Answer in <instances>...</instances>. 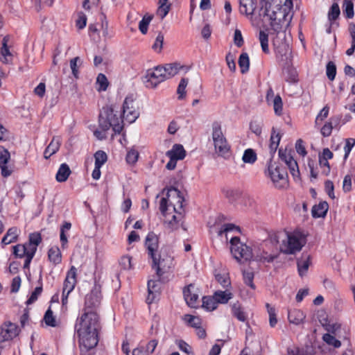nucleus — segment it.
Returning a JSON list of instances; mask_svg holds the SVG:
<instances>
[{
  "label": "nucleus",
  "mask_w": 355,
  "mask_h": 355,
  "mask_svg": "<svg viewBox=\"0 0 355 355\" xmlns=\"http://www.w3.org/2000/svg\"><path fill=\"white\" fill-rule=\"evenodd\" d=\"M239 11L245 15H252L257 8V0H239Z\"/></svg>",
  "instance_id": "nucleus-22"
},
{
  "label": "nucleus",
  "mask_w": 355,
  "mask_h": 355,
  "mask_svg": "<svg viewBox=\"0 0 355 355\" xmlns=\"http://www.w3.org/2000/svg\"><path fill=\"white\" fill-rule=\"evenodd\" d=\"M10 159L9 151L5 148L0 146V168L2 176L6 178L11 175L12 170L6 165Z\"/></svg>",
  "instance_id": "nucleus-18"
},
{
  "label": "nucleus",
  "mask_w": 355,
  "mask_h": 355,
  "mask_svg": "<svg viewBox=\"0 0 355 355\" xmlns=\"http://www.w3.org/2000/svg\"><path fill=\"white\" fill-rule=\"evenodd\" d=\"M218 303L214 295L212 297H203L202 306L207 311H214L217 308Z\"/></svg>",
  "instance_id": "nucleus-39"
},
{
  "label": "nucleus",
  "mask_w": 355,
  "mask_h": 355,
  "mask_svg": "<svg viewBox=\"0 0 355 355\" xmlns=\"http://www.w3.org/2000/svg\"><path fill=\"white\" fill-rule=\"evenodd\" d=\"M329 112V107L327 105L324 106L316 116L315 121V125H318L320 123L323 121L328 116Z\"/></svg>",
  "instance_id": "nucleus-62"
},
{
  "label": "nucleus",
  "mask_w": 355,
  "mask_h": 355,
  "mask_svg": "<svg viewBox=\"0 0 355 355\" xmlns=\"http://www.w3.org/2000/svg\"><path fill=\"white\" fill-rule=\"evenodd\" d=\"M96 83L100 85V90L105 91L108 86V81L106 76L103 73H99L96 78Z\"/></svg>",
  "instance_id": "nucleus-64"
},
{
  "label": "nucleus",
  "mask_w": 355,
  "mask_h": 355,
  "mask_svg": "<svg viewBox=\"0 0 355 355\" xmlns=\"http://www.w3.org/2000/svg\"><path fill=\"white\" fill-rule=\"evenodd\" d=\"M184 320L186 323H187L189 326L198 328L201 325V320L200 318L191 315H184Z\"/></svg>",
  "instance_id": "nucleus-41"
},
{
  "label": "nucleus",
  "mask_w": 355,
  "mask_h": 355,
  "mask_svg": "<svg viewBox=\"0 0 355 355\" xmlns=\"http://www.w3.org/2000/svg\"><path fill=\"white\" fill-rule=\"evenodd\" d=\"M99 127L104 131L112 127L115 133H120L123 129V120L112 107H104L99 115Z\"/></svg>",
  "instance_id": "nucleus-5"
},
{
  "label": "nucleus",
  "mask_w": 355,
  "mask_h": 355,
  "mask_svg": "<svg viewBox=\"0 0 355 355\" xmlns=\"http://www.w3.org/2000/svg\"><path fill=\"white\" fill-rule=\"evenodd\" d=\"M153 267L156 269L159 277L168 272L173 266V259L165 251L161 250L157 255L151 258Z\"/></svg>",
  "instance_id": "nucleus-9"
},
{
  "label": "nucleus",
  "mask_w": 355,
  "mask_h": 355,
  "mask_svg": "<svg viewBox=\"0 0 355 355\" xmlns=\"http://www.w3.org/2000/svg\"><path fill=\"white\" fill-rule=\"evenodd\" d=\"M78 63L81 64V60L79 57H76L70 60V68L72 74L76 78H78L79 75Z\"/></svg>",
  "instance_id": "nucleus-57"
},
{
  "label": "nucleus",
  "mask_w": 355,
  "mask_h": 355,
  "mask_svg": "<svg viewBox=\"0 0 355 355\" xmlns=\"http://www.w3.org/2000/svg\"><path fill=\"white\" fill-rule=\"evenodd\" d=\"M329 205L327 202H321L312 208V215L314 218L324 217L327 211Z\"/></svg>",
  "instance_id": "nucleus-31"
},
{
  "label": "nucleus",
  "mask_w": 355,
  "mask_h": 355,
  "mask_svg": "<svg viewBox=\"0 0 355 355\" xmlns=\"http://www.w3.org/2000/svg\"><path fill=\"white\" fill-rule=\"evenodd\" d=\"M171 9V3H159V7L157 10V15L163 19L168 13Z\"/></svg>",
  "instance_id": "nucleus-51"
},
{
  "label": "nucleus",
  "mask_w": 355,
  "mask_h": 355,
  "mask_svg": "<svg viewBox=\"0 0 355 355\" xmlns=\"http://www.w3.org/2000/svg\"><path fill=\"white\" fill-rule=\"evenodd\" d=\"M3 329L6 331L5 336H6L7 338L10 339L16 337L19 332L18 327L10 322L4 324Z\"/></svg>",
  "instance_id": "nucleus-32"
},
{
  "label": "nucleus",
  "mask_w": 355,
  "mask_h": 355,
  "mask_svg": "<svg viewBox=\"0 0 355 355\" xmlns=\"http://www.w3.org/2000/svg\"><path fill=\"white\" fill-rule=\"evenodd\" d=\"M49 260L56 265L61 262L62 256L58 248H51L48 252Z\"/></svg>",
  "instance_id": "nucleus-34"
},
{
  "label": "nucleus",
  "mask_w": 355,
  "mask_h": 355,
  "mask_svg": "<svg viewBox=\"0 0 355 355\" xmlns=\"http://www.w3.org/2000/svg\"><path fill=\"white\" fill-rule=\"evenodd\" d=\"M162 66L148 69L144 78V82L148 88H155L158 84L166 80Z\"/></svg>",
  "instance_id": "nucleus-11"
},
{
  "label": "nucleus",
  "mask_w": 355,
  "mask_h": 355,
  "mask_svg": "<svg viewBox=\"0 0 355 355\" xmlns=\"http://www.w3.org/2000/svg\"><path fill=\"white\" fill-rule=\"evenodd\" d=\"M162 69L164 70V73L166 79L171 78V77L175 76L181 70H184L185 73L189 70L188 67L181 65L180 64L176 62L166 64L164 66H162Z\"/></svg>",
  "instance_id": "nucleus-20"
},
{
  "label": "nucleus",
  "mask_w": 355,
  "mask_h": 355,
  "mask_svg": "<svg viewBox=\"0 0 355 355\" xmlns=\"http://www.w3.org/2000/svg\"><path fill=\"white\" fill-rule=\"evenodd\" d=\"M230 251L234 258L239 263L251 261L253 257V248L241 241L238 236L230 239Z\"/></svg>",
  "instance_id": "nucleus-8"
},
{
  "label": "nucleus",
  "mask_w": 355,
  "mask_h": 355,
  "mask_svg": "<svg viewBox=\"0 0 355 355\" xmlns=\"http://www.w3.org/2000/svg\"><path fill=\"white\" fill-rule=\"evenodd\" d=\"M285 80L288 83L297 81V73L295 69L288 68L285 71Z\"/></svg>",
  "instance_id": "nucleus-54"
},
{
  "label": "nucleus",
  "mask_w": 355,
  "mask_h": 355,
  "mask_svg": "<svg viewBox=\"0 0 355 355\" xmlns=\"http://www.w3.org/2000/svg\"><path fill=\"white\" fill-rule=\"evenodd\" d=\"M148 295L146 298V301L148 304H151L156 295V293H157V282L153 280H150L148 282Z\"/></svg>",
  "instance_id": "nucleus-36"
},
{
  "label": "nucleus",
  "mask_w": 355,
  "mask_h": 355,
  "mask_svg": "<svg viewBox=\"0 0 355 355\" xmlns=\"http://www.w3.org/2000/svg\"><path fill=\"white\" fill-rule=\"evenodd\" d=\"M189 80L188 78H182L179 85L178 87L177 93L179 95L178 98L182 99L186 94L185 89L188 85Z\"/></svg>",
  "instance_id": "nucleus-53"
},
{
  "label": "nucleus",
  "mask_w": 355,
  "mask_h": 355,
  "mask_svg": "<svg viewBox=\"0 0 355 355\" xmlns=\"http://www.w3.org/2000/svg\"><path fill=\"white\" fill-rule=\"evenodd\" d=\"M80 347L88 351L98 343L99 318L94 311H85L76 324Z\"/></svg>",
  "instance_id": "nucleus-1"
},
{
  "label": "nucleus",
  "mask_w": 355,
  "mask_h": 355,
  "mask_svg": "<svg viewBox=\"0 0 355 355\" xmlns=\"http://www.w3.org/2000/svg\"><path fill=\"white\" fill-rule=\"evenodd\" d=\"M268 175L274 186L277 189L284 188L287 185V173L284 169L270 161L268 166Z\"/></svg>",
  "instance_id": "nucleus-10"
},
{
  "label": "nucleus",
  "mask_w": 355,
  "mask_h": 355,
  "mask_svg": "<svg viewBox=\"0 0 355 355\" xmlns=\"http://www.w3.org/2000/svg\"><path fill=\"white\" fill-rule=\"evenodd\" d=\"M262 51L266 53H269L268 49V35L263 31H260L259 37Z\"/></svg>",
  "instance_id": "nucleus-46"
},
{
  "label": "nucleus",
  "mask_w": 355,
  "mask_h": 355,
  "mask_svg": "<svg viewBox=\"0 0 355 355\" xmlns=\"http://www.w3.org/2000/svg\"><path fill=\"white\" fill-rule=\"evenodd\" d=\"M139 157V153L136 150H129L126 155V161L128 164H134L137 162Z\"/></svg>",
  "instance_id": "nucleus-63"
},
{
  "label": "nucleus",
  "mask_w": 355,
  "mask_h": 355,
  "mask_svg": "<svg viewBox=\"0 0 355 355\" xmlns=\"http://www.w3.org/2000/svg\"><path fill=\"white\" fill-rule=\"evenodd\" d=\"M71 227V223L64 222L62 226L60 228V241L62 243V246L64 247L67 243V238L65 235V231L69 230Z\"/></svg>",
  "instance_id": "nucleus-55"
},
{
  "label": "nucleus",
  "mask_w": 355,
  "mask_h": 355,
  "mask_svg": "<svg viewBox=\"0 0 355 355\" xmlns=\"http://www.w3.org/2000/svg\"><path fill=\"white\" fill-rule=\"evenodd\" d=\"M272 43L277 53L286 54L288 51V45L286 43L285 32L270 33Z\"/></svg>",
  "instance_id": "nucleus-14"
},
{
  "label": "nucleus",
  "mask_w": 355,
  "mask_h": 355,
  "mask_svg": "<svg viewBox=\"0 0 355 355\" xmlns=\"http://www.w3.org/2000/svg\"><path fill=\"white\" fill-rule=\"evenodd\" d=\"M13 254L19 258L25 257L26 259V252L24 244H18L13 246Z\"/></svg>",
  "instance_id": "nucleus-59"
},
{
  "label": "nucleus",
  "mask_w": 355,
  "mask_h": 355,
  "mask_svg": "<svg viewBox=\"0 0 355 355\" xmlns=\"http://www.w3.org/2000/svg\"><path fill=\"white\" fill-rule=\"evenodd\" d=\"M95 166L101 167L107 161V155L102 150H98L94 154Z\"/></svg>",
  "instance_id": "nucleus-49"
},
{
  "label": "nucleus",
  "mask_w": 355,
  "mask_h": 355,
  "mask_svg": "<svg viewBox=\"0 0 355 355\" xmlns=\"http://www.w3.org/2000/svg\"><path fill=\"white\" fill-rule=\"evenodd\" d=\"M265 8H261L259 15L267 17L270 21L271 32H285V28L288 25L290 19H288V13L286 8H282L283 0H263Z\"/></svg>",
  "instance_id": "nucleus-2"
},
{
  "label": "nucleus",
  "mask_w": 355,
  "mask_h": 355,
  "mask_svg": "<svg viewBox=\"0 0 355 355\" xmlns=\"http://www.w3.org/2000/svg\"><path fill=\"white\" fill-rule=\"evenodd\" d=\"M239 65L242 73H245L249 70L250 60L247 53H243L240 55L239 58Z\"/></svg>",
  "instance_id": "nucleus-37"
},
{
  "label": "nucleus",
  "mask_w": 355,
  "mask_h": 355,
  "mask_svg": "<svg viewBox=\"0 0 355 355\" xmlns=\"http://www.w3.org/2000/svg\"><path fill=\"white\" fill-rule=\"evenodd\" d=\"M337 118L331 117L328 122H327L321 128V134L324 137H329L332 132L333 129V123H336L338 121Z\"/></svg>",
  "instance_id": "nucleus-42"
},
{
  "label": "nucleus",
  "mask_w": 355,
  "mask_h": 355,
  "mask_svg": "<svg viewBox=\"0 0 355 355\" xmlns=\"http://www.w3.org/2000/svg\"><path fill=\"white\" fill-rule=\"evenodd\" d=\"M306 314L300 309H292L288 311V320L291 324L300 325L304 323Z\"/></svg>",
  "instance_id": "nucleus-21"
},
{
  "label": "nucleus",
  "mask_w": 355,
  "mask_h": 355,
  "mask_svg": "<svg viewBox=\"0 0 355 355\" xmlns=\"http://www.w3.org/2000/svg\"><path fill=\"white\" fill-rule=\"evenodd\" d=\"M343 14L347 19L354 17V4L351 0H344L343 1Z\"/></svg>",
  "instance_id": "nucleus-40"
},
{
  "label": "nucleus",
  "mask_w": 355,
  "mask_h": 355,
  "mask_svg": "<svg viewBox=\"0 0 355 355\" xmlns=\"http://www.w3.org/2000/svg\"><path fill=\"white\" fill-rule=\"evenodd\" d=\"M270 243L276 251L286 254H293L299 252L304 244L303 239L298 234L286 231L270 233Z\"/></svg>",
  "instance_id": "nucleus-3"
},
{
  "label": "nucleus",
  "mask_w": 355,
  "mask_h": 355,
  "mask_svg": "<svg viewBox=\"0 0 355 355\" xmlns=\"http://www.w3.org/2000/svg\"><path fill=\"white\" fill-rule=\"evenodd\" d=\"M355 145V139L353 138H349L345 140V145L344 146V159H347L352 148Z\"/></svg>",
  "instance_id": "nucleus-61"
},
{
  "label": "nucleus",
  "mask_w": 355,
  "mask_h": 355,
  "mask_svg": "<svg viewBox=\"0 0 355 355\" xmlns=\"http://www.w3.org/2000/svg\"><path fill=\"white\" fill-rule=\"evenodd\" d=\"M216 281L223 287L227 288L230 286V279L228 273L225 272L215 274Z\"/></svg>",
  "instance_id": "nucleus-38"
},
{
  "label": "nucleus",
  "mask_w": 355,
  "mask_h": 355,
  "mask_svg": "<svg viewBox=\"0 0 355 355\" xmlns=\"http://www.w3.org/2000/svg\"><path fill=\"white\" fill-rule=\"evenodd\" d=\"M166 156L178 160L183 159L186 156V151L181 144H175L171 150L166 152Z\"/></svg>",
  "instance_id": "nucleus-23"
},
{
  "label": "nucleus",
  "mask_w": 355,
  "mask_h": 355,
  "mask_svg": "<svg viewBox=\"0 0 355 355\" xmlns=\"http://www.w3.org/2000/svg\"><path fill=\"white\" fill-rule=\"evenodd\" d=\"M266 307L267 309V311L269 315L270 326L271 327H274L277 323L275 309L268 303L266 304Z\"/></svg>",
  "instance_id": "nucleus-44"
},
{
  "label": "nucleus",
  "mask_w": 355,
  "mask_h": 355,
  "mask_svg": "<svg viewBox=\"0 0 355 355\" xmlns=\"http://www.w3.org/2000/svg\"><path fill=\"white\" fill-rule=\"evenodd\" d=\"M145 245L148 250V256L150 257V258L157 254L158 237L155 234L150 232L147 235Z\"/></svg>",
  "instance_id": "nucleus-19"
},
{
  "label": "nucleus",
  "mask_w": 355,
  "mask_h": 355,
  "mask_svg": "<svg viewBox=\"0 0 355 355\" xmlns=\"http://www.w3.org/2000/svg\"><path fill=\"white\" fill-rule=\"evenodd\" d=\"M139 113L134 105L132 99L125 98L123 105V118L129 123H132L139 117Z\"/></svg>",
  "instance_id": "nucleus-13"
},
{
  "label": "nucleus",
  "mask_w": 355,
  "mask_h": 355,
  "mask_svg": "<svg viewBox=\"0 0 355 355\" xmlns=\"http://www.w3.org/2000/svg\"><path fill=\"white\" fill-rule=\"evenodd\" d=\"M327 76L330 80H334L336 74V67L333 62H329L327 64Z\"/></svg>",
  "instance_id": "nucleus-60"
},
{
  "label": "nucleus",
  "mask_w": 355,
  "mask_h": 355,
  "mask_svg": "<svg viewBox=\"0 0 355 355\" xmlns=\"http://www.w3.org/2000/svg\"><path fill=\"white\" fill-rule=\"evenodd\" d=\"M278 257V251L270 243V235L267 240L259 245L254 246L252 260L265 263H272Z\"/></svg>",
  "instance_id": "nucleus-6"
},
{
  "label": "nucleus",
  "mask_w": 355,
  "mask_h": 355,
  "mask_svg": "<svg viewBox=\"0 0 355 355\" xmlns=\"http://www.w3.org/2000/svg\"><path fill=\"white\" fill-rule=\"evenodd\" d=\"M340 10L336 1H334L329 8L327 13V18L330 25H333L334 21L339 17Z\"/></svg>",
  "instance_id": "nucleus-27"
},
{
  "label": "nucleus",
  "mask_w": 355,
  "mask_h": 355,
  "mask_svg": "<svg viewBox=\"0 0 355 355\" xmlns=\"http://www.w3.org/2000/svg\"><path fill=\"white\" fill-rule=\"evenodd\" d=\"M211 138L213 140L215 153L220 157H226L230 154V146L224 136L221 125L215 121L212 123Z\"/></svg>",
  "instance_id": "nucleus-7"
},
{
  "label": "nucleus",
  "mask_w": 355,
  "mask_h": 355,
  "mask_svg": "<svg viewBox=\"0 0 355 355\" xmlns=\"http://www.w3.org/2000/svg\"><path fill=\"white\" fill-rule=\"evenodd\" d=\"M279 155L281 159L288 166L292 176L295 179H300L298 164L293 157L289 153H287L282 149L279 150Z\"/></svg>",
  "instance_id": "nucleus-15"
},
{
  "label": "nucleus",
  "mask_w": 355,
  "mask_h": 355,
  "mask_svg": "<svg viewBox=\"0 0 355 355\" xmlns=\"http://www.w3.org/2000/svg\"><path fill=\"white\" fill-rule=\"evenodd\" d=\"M183 202L184 198L181 192L178 189L171 187L168 189L166 197L161 199L159 209L164 214L166 211H171V208L173 212L184 214Z\"/></svg>",
  "instance_id": "nucleus-4"
},
{
  "label": "nucleus",
  "mask_w": 355,
  "mask_h": 355,
  "mask_svg": "<svg viewBox=\"0 0 355 355\" xmlns=\"http://www.w3.org/2000/svg\"><path fill=\"white\" fill-rule=\"evenodd\" d=\"M272 104L275 113L280 116L282 114L283 103L280 96L277 95L270 102Z\"/></svg>",
  "instance_id": "nucleus-48"
},
{
  "label": "nucleus",
  "mask_w": 355,
  "mask_h": 355,
  "mask_svg": "<svg viewBox=\"0 0 355 355\" xmlns=\"http://www.w3.org/2000/svg\"><path fill=\"white\" fill-rule=\"evenodd\" d=\"M232 293L228 291H216L214 294V297L215 300H216L217 303L220 304H225L227 303L230 299L232 298Z\"/></svg>",
  "instance_id": "nucleus-33"
},
{
  "label": "nucleus",
  "mask_w": 355,
  "mask_h": 355,
  "mask_svg": "<svg viewBox=\"0 0 355 355\" xmlns=\"http://www.w3.org/2000/svg\"><path fill=\"white\" fill-rule=\"evenodd\" d=\"M164 216V223L171 230H175L180 226V222L183 218V214L166 211L165 214L162 213Z\"/></svg>",
  "instance_id": "nucleus-16"
},
{
  "label": "nucleus",
  "mask_w": 355,
  "mask_h": 355,
  "mask_svg": "<svg viewBox=\"0 0 355 355\" xmlns=\"http://www.w3.org/2000/svg\"><path fill=\"white\" fill-rule=\"evenodd\" d=\"M153 19V16L150 15H145L142 19L139 21V29L142 34H146L148 31V27Z\"/></svg>",
  "instance_id": "nucleus-43"
},
{
  "label": "nucleus",
  "mask_w": 355,
  "mask_h": 355,
  "mask_svg": "<svg viewBox=\"0 0 355 355\" xmlns=\"http://www.w3.org/2000/svg\"><path fill=\"white\" fill-rule=\"evenodd\" d=\"M239 230L240 229L239 227L232 223H227L223 225L222 229L218 232V235L222 236L223 234H225V237L227 239V233L232 231L239 232Z\"/></svg>",
  "instance_id": "nucleus-52"
},
{
  "label": "nucleus",
  "mask_w": 355,
  "mask_h": 355,
  "mask_svg": "<svg viewBox=\"0 0 355 355\" xmlns=\"http://www.w3.org/2000/svg\"><path fill=\"white\" fill-rule=\"evenodd\" d=\"M322 339L327 344H328L329 345H331L336 348H338L341 345L340 341L337 340L334 336H333L330 334H324Z\"/></svg>",
  "instance_id": "nucleus-50"
},
{
  "label": "nucleus",
  "mask_w": 355,
  "mask_h": 355,
  "mask_svg": "<svg viewBox=\"0 0 355 355\" xmlns=\"http://www.w3.org/2000/svg\"><path fill=\"white\" fill-rule=\"evenodd\" d=\"M19 231L18 228L16 227L9 228L1 240V244L6 245L17 241L19 236Z\"/></svg>",
  "instance_id": "nucleus-25"
},
{
  "label": "nucleus",
  "mask_w": 355,
  "mask_h": 355,
  "mask_svg": "<svg viewBox=\"0 0 355 355\" xmlns=\"http://www.w3.org/2000/svg\"><path fill=\"white\" fill-rule=\"evenodd\" d=\"M76 284V268L72 266L67 274L64 282L62 291V304L67 302V297L69 293L73 290Z\"/></svg>",
  "instance_id": "nucleus-12"
},
{
  "label": "nucleus",
  "mask_w": 355,
  "mask_h": 355,
  "mask_svg": "<svg viewBox=\"0 0 355 355\" xmlns=\"http://www.w3.org/2000/svg\"><path fill=\"white\" fill-rule=\"evenodd\" d=\"M8 36L3 38L2 47L0 49V60L5 64H8L12 58V54L8 47Z\"/></svg>",
  "instance_id": "nucleus-24"
},
{
  "label": "nucleus",
  "mask_w": 355,
  "mask_h": 355,
  "mask_svg": "<svg viewBox=\"0 0 355 355\" xmlns=\"http://www.w3.org/2000/svg\"><path fill=\"white\" fill-rule=\"evenodd\" d=\"M281 140V135L277 130L273 127L271 130V135L270 139V150L271 154H274Z\"/></svg>",
  "instance_id": "nucleus-28"
},
{
  "label": "nucleus",
  "mask_w": 355,
  "mask_h": 355,
  "mask_svg": "<svg viewBox=\"0 0 355 355\" xmlns=\"http://www.w3.org/2000/svg\"><path fill=\"white\" fill-rule=\"evenodd\" d=\"M184 300L189 306L196 308L198 304V288L193 284H189L183 290Z\"/></svg>",
  "instance_id": "nucleus-17"
},
{
  "label": "nucleus",
  "mask_w": 355,
  "mask_h": 355,
  "mask_svg": "<svg viewBox=\"0 0 355 355\" xmlns=\"http://www.w3.org/2000/svg\"><path fill=\"white\" fill-rule=\"evenodd\" d=\"M24 247L26 248V259H25L24 268H29L30 263L37 251V245L26 243L24 244Z\"/></svg>",
  "instance_id": "nucleus-30"
},
{
  "label": "nucleus",
  "mask_w": 355,
  "mask_h": 355,
  "mask_svg": "<svg viewBox=\"0 0 355 355\" xmlns=\"http://www.w3.org/2000/svg\"><path fill=\"white\" fill-rule=\"evenodd\" d=\"M232 313L236 318L242 322H244L246 320V316L245 313L242 311L241 306L239 303H235L232 305Z\"/></svg>",
  "instance_id": "nucleus-47"
},
{
  "label": "nucleus",
  "mask_w": 355,
  "mask_h": 355,
  "mask_svg": "<svg viewBox=\"0 0 355 355\" xmlns=\"http://www.w3.org/2000/svg\"><path fill=\"white\" fill-rule=\"evenodd\" d=\"M44 320L46 325L51 326V327H55L56 326V322L55 317L53 315V311L51 310V309H49L44 315Z\"/></svg>",
  "instance_id": "nucleus-58"
},
{
  "label": "nucleus",
  "mask_w": 355,
  "mask_h": 355,
  "mask_svg": "<svg viewBox=\"0 0 355 355\" xmlns=\"http://www.w3.org/2000/svg\"><path fill=\"white\" fill-rule=\"evenodd\" d=\"M61 140L59 137H53L44 152L45 159H49L55 154L60 148Z\"/></svg>",
  "instance_id": "nucleus-26"
},
{
  "label": "nucleus",
  "mask_w": 355,
  "mask_h": 355,
  "mask_svg": "<svg viewBox=\"0 0 355 355\" xmlns=\"http://www.w3.org/2000/svg\"><path fill=\"white\" fill-rule=\"evenodd\" d=\"M310 265L309 257L307 256L305 258L303 257L297 261V269L299 275L302 277L306 273L308 268Z\"/></svg>",
  "instance_id": "nucleus-35"
},
{
  "label": "nucleus",
  "mask_w": 355,
  "mask_h": 355,
  "mask_svg": "<svg viewBox=\"0 0 355 355\" xmlns=\"http://www.w3.org/2000/svg\"><path fill=\"white\" fill-rule=\"evenodd\" d=\"M243 276L244 283L252 289H255V285L253 283L254 273L250 271H243Z\"/></svg>",
  "instance_id": "nucleus-56"
},
{
  "label": "nucleus",
  "mask_w": 355,
  "mask_h": 355,
  "mask_svg": "<svg viewBox=\"0 0 355 355\" xmlns=\"http://www.w3.org/2000/svg\"><path fill=\"white\" fill-rule=\"evenodd\" d=\"M71 173L69 166L65 163L62 164L56 173L55 179L58 182H64L67 181Z\"/></svg>",
  "instance_id": "nucleus-29"
},
{
  "label": "nucleus",
  "mask_w": 355,
  "mask_h": 355,
  "mask_svg": "<svg viewBox=\"0 0 355 355\" xmlns=\"http://www.w3.org/2000/svg\"><path fill=\"white\" fill-rule=\"evenodd\" d=\"M242 159L245 163L253 164L257 160V154L252 149L248 148L244 151Z\"/></svg>",
  "instance_id": "nucleus-45"
}]
</instances>
